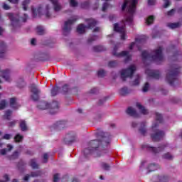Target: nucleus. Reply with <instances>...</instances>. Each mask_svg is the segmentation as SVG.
Here are the masks:
<instances>
[{
	"label": "nucleus",
	"instance_id": "62",
	"mask_svg": "<svg viewBox=\"0 0 182 182\" xmlns=\"http://www.w3.org/2000/svg\"><path fill=\"white\" fill-rule=\"evenodd\" d=\"M18 87H19L20 89H22V87H23L25 86V81L21 80V83H18L17 84Z\"/></svg>",
	"mask_w": 182,
	"mask_h": 182
},
{
	"label": "nucleus",
	"instance_id": "5",
	"mask_svg": "<svg viewBox=\"0 0 182 182\" xmlns=\"http://www.w3.org/2000/svg\"><path fill=\"white\" fill-rule=\"evenodd\" d=\"M180 68L177 66V65H172L171 66V69L168 70V72L166 74V81L171 86L174 85V82L177 80V76H178V73Z\"/></svg>",
	"mask_w": 182,
	"mask_h": 182
},
{
	"label": "nucleus",
	"instance_id": "35",
	"mask_svg": "<svg viewBox=\"0 0 182 182\" xmlns=\"http://www.w3.org/2000/svg\"><path fill=\"white\" fill-rule=\"evenodd\" d=\"M11 116H12V110L8 109L5 112L4 118L6 119V120H11Z\"/></svg>",
	"mask_w": 182,
	"mask_h": 182
},
{
	"label": "nucleus",
	"instance_id": "52",
	"mask_svg": "<svg viewBox=\"0 0 182 182\" xmlns=\"http://www.w3.org/2000/svg\"><path fill=\"white\" fill-rule=\"evenodd\" d=\"M149 88H150V84H149V82H146L142 88V92H148Z\"/></svg>",
	"mask_w": 182,
	"mask_h": 182
},
{
	"label": "nucleus",
	"instance_id": "45",
	"mask_svg": "<svg viewBox=\"0 0 182 182\" xmlns=\"http://www.w3.org/2000/svg\"><path fill=\"white\" fill-rule=\"evenodd\" d=\"M133 86H139L140 85V75H136L135 80L133 82Z\"/></svg>",
	"mask_w": 182,
	"mask_h": 182
},
{
	"label": "nucleus",
	"instance_id": "19",
	"mask_svg": "<svg viewBox=\"0 0 182 182\" xmlns=\"http://www.w3.org/2000/svg\"><path fill=\"white\" fill-rule=\"evenodd\" d=\"M158 168H160V166L157 164H151L148 166L146 168V170L148 171L146 172V174H150L152 171H156Z\"/></svg>",
	"mask_w": 182,
	"mask_h": 182
},
{
	"label": "nucleus",
	"instance_id": "30",
	"mask_svg": "<svg viewBox=\"0 0 182 182\" xmlns=\"http://www.w3.org/2000/svg\"><path fill=\"white\" fill-rule=\"evenodd\" d=\"M136 107L139 109V110H140L141 113H142V114H149V111L147 109H146V108H144V107L143 105H141L140 103H136Z\"/></svg>",
	"mask_w": 182,
	"mask_h": 182
},
{
	"label": "nucleus",
	"instance_id": "13",
	"mask_svg": "<svg viewBox=\"0 0 182 182\" xmlns=\"http://www.w3.org/2000/svg\"><path fill=\"white\" fill-rule=\"evenodd\" d=\"M65 144L70 145L76 141V134L75 132H70L67 134L63 140Z\"/></svg>",
	"mask_w": 182,
	"mask_h": 182
},
{
	"label": "nucleus",
	"instance_id": "8",
	"mask_svg": "<svg viewBox=\"0 0 182 182\" xmlns=\"http://www.w3.org/2000/svg\"><path fill=\"white\" fill-rule=\"evenodd\" d=\"M112 55L114 56H117V58H122L123 56H125L124 63H127L129 60H132V55H130V52L129 51H122L119 53H117V46H115L114 47V50L112 52Z\"/></svg>",
	"mask_w": 182,
	"mask_h": 182
},
{
	"label": "nucleus",
	"instance_id": "46",
	"mask_svg": "<svg viewBox=\"0 0 182 182\" xmlns=\"http://www.w3.org/2000/svg\"><path fill=\"white\" fill-rule=\"evenodd\" d=\"M153 22H154V16H149L146 18L147 25H151V23H153Z\"/></svg>",
	"mask_w": 182,
	"mask_h": 182
},
{
	"label": "nucleus",
	"instance_id": "33",
	"mask_svg": "<svg viewBox=\"0 0 182 182\" xmlns=\"http://www.w3.org/2000/svg\"><path fill=\"white\" fill-rule=\"evenodd\" d=\"M20 128L22 132H26V130H28V127L26 126V122L25 120H21L20 122Z\"/></svg>",
	"mask_w": 182,
	"mask_h": 182
},
{
	"label": "nucleus",
	"instance_id": "48",
	"mask_svg": "<svg viewBox=\"0 0 182 182\" xmlns=\"http://www.w3.org/2000/svg\"><path fill=\"white\" fill-rule=\"evenodd\" d=\"M49 9H50V7L49 6V5H47L46 6V18H48V19H49V18H50L51 15L50 13L49 12Z\"/></svg>",
	"mask_w": 182,
	"mask_h": 182
},
{
	"label": "nucleus",
	"instance_id": "37",
	"mask_svg": "<svg viewBox=\"0 0 182 182\" xmlns=\"http://www.w3.org/2000/svg\"><path fill=\"white\" fill-rule=\"evenodd\" d=\"M59 90H60V87H53L51 89V96L55 97L58 93H59Z\"/></svg>",
	"mask_w": 182,
	"mask_h": 182
},
{
	"label": "nucleus",
	"instance_id": "50",
	"mask_svg": "<svg viewBox=\"0 0 182 182\" xmlns=\"http://www.w3.org/2000/svg\"><path fill=\"white\" fill-rule=\"evenodd\" d=\"M6 107V100H3L0 102V110H4Z\"/></svg>",
	"mask_w": 182,
	"mask_h": 182
},
{
	"label": "nucleus",
	"instance_id": "25",
	"mask_svg": "<svg viewBox=\"0 0 182 182\" xmlns=\"http://www.w3.org/2000/svg\"><path fill=\"white\" fill-rule=\"evenodd\" d=\"M0 73H1V77H3V79H5L6 82H9V70H1Z\"/></svg>",
	"mask_w": 182,
	"mask_h": 182
},
{
	"label": "nucleus",
	"instance_id": "14",
	"mask_svg": "<svg viewBox=\"0 0 182 182\" xmlns=\"http://www.w3.org/2000/svg\"><path fill=\"white\" fill-rule=\"evenodd\" d=\"M145 73L152 79H156V80L160 79V71L159 70H146Z\"/></svg>",
	"mask_w": 182,
	"mask_h": 182
},
{
	"label": "nucleus",
	"instance_id": "59",
	"mask_svg": "<svg viewBox=\"0 0 182 182\" xmlns=\"http://www.w3.org/2000/svg\"><path fill=\"white\" fill-rule=\"evenodd\" d=\"M59 181V173H55L53 176V182H58Z\"/></svg>",
	"mask_w": 182,
	"mask_h": 182
},
{
	"label": "nucleus",
	"instance_id": "63",
	"mask_svg": "<svg viewBox=\"0 0 182 182\" xmlns=\"http://www.w3.org/2000/svg\"><path fill=\"white\" fill-rule=\"evenodd\" d=\"M165 4L164 5V8H168L170 6V1L168 0H164Z\"/></svg>",
	"mask_w": 182,
	"mask_h": 182
},
{
	"label": "nucleus",
	"instance_id": "7",
	"mask_svg": "<svg viewBox=\"0 0 182 182\" xmlns=\"http://www.w3.org/2000/svg\"><path fill=\"white\" fill-rule=\"evenodd\" d=\"M79 18L77 17H74L73 19H69L65 22L64 27L63 28V32L64 36H67L68 33H70V31H72V25Z\"/></svg>",
	"mask_w": 182,
	"mask_h": 182
},
{
	"label": "nucleus",
	"instance_id": "12",
	"mask_svg": "<svg viewBox=\"0 0 182 182\" xmlns=\"http://www.w3.org/2000/svg\"><path fill=\"white\" fill-rule=\"evenodd\" d=\"M7 16H9L13 28H19L21 26V21H19V17H18V16H15L14 14L8 13Z\"/></svg>",
	"mask_w": 182,
	"mask_h": 182
},
{
	"label": "nucleus",
	"instance_id": "22",
	"mask_svg": "<svg viewBox=\"0 0 182 182\" xmlns=\"http://www.w3.org/2000/svg\"><path fill=\"white\" fill-rule=\"evenodd\" d=\"M10 107H11V109H19V107H21V105H18V103H16V97H12L10 99Z\"/></svg>",
	"mask_w": 182,
	"mask_h": 182
},
{
	"label": "nucleus",
	"instance_id": "3",
	"mask_svg": "<svg viewBox=\"0 0 182 182\" xmlns=\"http://www.w3.org/2000/svg\"><path fill=\"white\" fill-rule=\"evenodd\" d=\"M155 114L156 122L152 125V131L154 132V133L151 134V138L154 141H160V140H162L164 136H166V133L162 130L156 129V128L159 127V122H157L163 123V115H161V114H159V112H156Z\"/></svg>",
	"mask_w": 182,
	"mask_h": 182
},
{
	"label": "nucleus",
	"instance_id": "10",
	"mask_svg": "<svg viewBox=\"0 0 182 182\" xmlns=\"http://www.w3.org/2000/svg\"><path fill=\"white\" fill-rule=\"evenodd\" d=\"M30 90L33 95H31V97L33 102H38L39 100V93L41 91L38 88V85L36 84H31L29 86Z\"/></svg>",
	"mask_w": 182,
	"mask_h": 182
},
{
	"label": "nucleus",
	"instance_id": "29",
	"mask_svg": "<svg viewBox=\"0 0 182 182\" xmlns=\"http://www.w3.org/2000/svg\"><path fill=\"white\" fill-rule=\"evenodd\" d=\"M87 28V26H84L83 24H79L77 27V33H85V29Z\"/></svg>",
	"mask_w": 182,
	"mask_h": 182
},
{
	"label": "nucleus",
	"instance_id": "55",
	"mask_svg": "<svg viewBox=\"0 0 182 182\" xmlns=\"http://www.w3.org/2000/svg\"><path fill=\"white\" fill-rule=\"evenodd\" d=\"M2 8L4 11H9V9H11V7L6 3L3 4Z\"/></svg>",
	"mask_w": 182,
	"mask_h": 182
},
{
	"label": "nucleus",
	"instance_id": "61",
	"mask_svg": "<svg viewBox=\"0 0 182 182\" xmlns=\"http://www.w3.org/2000/svg\"><path fill=\"white\" fill-rule=\"evenodd\" d=\"M49 159V156L48 155V154H43V163H48V160Z\"/></svg>",
	"mask_w": 182,
	"mask_h": 182
},
{
	"label": "nucleus",
	"instance_id": "1",
	"mask_svg": "<svg viewBox=\"0 0 182 182\" xmlns=\"http://www.w3.org/2000/svg\"><path fill=\"white\" fill-rule=\"evenodd\" d=\"M101 140L94 139L89 142L88 148L84 149V156L87 157L89 154H92L93 151H96L100 146L105 147V146H109L110 144V139L112 136L107 132H101Z\"/></svg>",
	"mask_w": 182,
	"mask_h": 182
},
{
	"label": "nucleus",
	"instance_id": "17",
	"mask_svg": "<svg viewBox=\"0 0 182 182\" xmlns=\"http://www.w3.org/2000/svg\"><path fill=\"white\" fill-rule=\"evenodd\" d=\"M70 90H74L73 93H77L78 89L77 87L70 89L69 85L68 84H65L63 86L61 93H63V95H66L68 92H70Z\"/></svg>",
	"mask_w": 182,
	"mask_h": 182
},
{
	"label": "nucleus",
	"instance_id": "15",
	"mask_svg": "<svg viewBox=\"0 0 182 182\" xmlns=\"http://www.w3.org/2000/svg\"><path fill=\"white\" fill-rule=\"evenodd\" d=\"M49 106L50 114L58 113L59 110V102H58V101H53L52 103L49 104Z\"/></svg>",
	"mask_w": 182,
	"mask_h": 182
},
{
	"label": "nucleus",
	"instance_id": "24",
	"mask_svg": "<svg viewBox=\"0 0 182 182\" xmlns=\"http://www.w3.org/2000/svg\"><path fill=\"white\" fill-rule=\"evenodd\" d=\"M37 107L38 109H40V110H46V109H49L50 105H49V103L45 101H42L39 103Z\"/></svg>",
	"mask_w": 182,
	"mask_h": 182
},
{
	"label": "nucleus",
	"instance_id": "60",
	"mask_svg": "<svg viewBox=\"0 0 182 182\" xmlns=\"http://www.w3.org/2000/svg\"><path fill=\"white\" fill-rule=\"evenodd\" d=\"M174 12H176V9H172L171 10H170V11H168L167 12V15H168V16H171V15H174Z\"/></svg>",
	"mask_w": 182,
	"mask_h": 182
},
{
	"label": "nucleus",
	"instance_id": "16",
	"mask_svg": "<svg viewBox=\"0 0 182 182\" xmlns=\"http://www.w3.org/2000/svg\"><path fill=\"white\" fill-rule=\"evenodd\" d=\"M7 49L8 46L6 44L4 41H0V58H5Z\"/></svg>",
	"mask_w": 182,
	"mask_h": 182
},
{
	"label": "nucleus",
	"instance_id": "28",
	"mask_svg": "<svg viewBox=\"0 0 182 182\" xmlns=\"http://www.w3.org/2000/svg\"><path fill=\"white\" fill-rule=\"evenodd\" d=\"M30 166L33 170H38V168H39V164L36 162V159H31Z\"/></svg>",
	"mask_w": 182,
	"mask_h": 182
},
{
	"label": "nucleus",
	"instance_id": "41",
	"mask_svg": "<svg viewBox=\"0 0 182 182\" xmlns=\"http://www.w3.org/2000/svg\"><path fill=\"white\" fill-rule=\"evenodd\" d=\"M18 157H19V152L15 151L11 156H9V160H16Z\"/></svg>",
	"mask_w": 182,
	"mask_h": 182
},
{
	"label": "nucleus",
	"instance_id": "21",
	"mask_svg": "<svg viewBox=\"0 0 182 182\" xmlns=\"http://www.w3.org/2000/svg\"><path fill=\"white\" fill-rule=\"evenodd\" d=\"M65 124H66V122L58 121L55 124H53V127L54 129H57V130H60L61 129L65 128Z\"/></svg>",
	"mask_w": 182,
	"mask_h": 182
},
{
	"label": "nucleus",
	"instance_id": "56",
	"mask_svg": "<svg viewBox=\"0 0 182 182\" xmlns=\"http://www.w3.org/2000/svg\"><path fill=\"white\" fill-rule=\"evenodd\" d=\"M11 137H12V135H11L10 134H4V136H3L2 139L4 140H9L11 139Z\"/></svg>",
	"mask_w": 182,
	"mask_h": 182
},
{
	"label": "nucleus",
	"instance_id": "9",
	"mask_svg": "<svg viewBox=\"0 0 182 182\" xmlns=\"http://www.w3.org/2000/svg\"><path fill=\"white\" fill-rule=\"evenodd\" d=\"M167 147V145L163 144L159 146L158 148L154 146H150L149 144L142 145V149H146L148 151H151L154 154H157L158 153H161V151H164V149Z\"/></svg>",
	"mask_w": 182,
	"mask_h": 182
},
{
	"label": "nucleus",
	"instance_id": "47",
	"mask_svg": "<svg viewBox=\"0 0 182 182\" xmlns=\"http://www.w3.org/2000/svg\"><path fill=\"white\" fill-rule=\"evenodd\" d=\"M101 167L103 168V170H110V165L105 162L101 163Z\"/></svg>",
	"mask_w": 182,
	"mask_h": 182
},
{
	"label": "nucleus",
	"instance_id": "38",
	"mask_svg": "<svg viewBox=\"0 0 182 182\" xmlns=\"http://www.w3.org/2000/svg\"><path fill=\"white\" fill-rule=\"evenodd\" d=\"M36 29L38 35L45 34V29H43V27L42 26H38Z\"/></svg>",
	"mask_w": 182,
	"mask_h": 182
},
{
	"label": "nucleus",
	"instance_id": "53",
	"mask_svg": "<svg viewBox=\"0 0 182 182\" xmlns=\"http://www.w3.org/2000/svg\"><path fill=\"white\" fill-rule=\"evenodd\" d=\"M108 66L109 68H116V66H117V61H109L108 63Z\"/></svg>",
	"mask_w": 182,
	"mask_h": 182
},
{
	"label": "nucleus",
	"instance_id": "32",
	"mask_svg": "<svg viewBox=\"0 0 182 182\" xmlns=\"http://www.w3.org/2000/svg\"><path fill=\"white\" fill-rule=\"evenodd\" d=\"M168 28H170L171 29H176L177 28H180L181 26V23H168L167 24Z\"/></svg>",
	"mask_w": 182,
	"mask_h": 182
},
{
	"label": "nucleus",
	"instance_id": "4",
	"mask_svg": "<svg viewBox=\"0 0 182 182\" xmlns=\"http://www.w3.org/2000/svg\"><path fill=\"white\" fill-rule=\"evenodd\" d=\"M127 4H129V5L127 7ZM137 4H139V0H124V4L122 5V11H124L126 8L127 7V12L129 14L127 18H125L126 22H128V23H132L133 22V16L134 15V13L136 12V8L137 6Z\"/></svg>",
	"mask_w": 182,
	"mask_h": 182
},
{
	"label": "nucleus",
	"instance_id": "54",
	"mask_svg": "<svg viewBox=\"0 0 182 182\" xmlns=\"http://www.w3.org/2000/svg\"><path fill=\"white\" fill-rule=\"evenodd\" d=\"M98 92H99V89H97V87H94L90 90V93L91 95H96V93H97Z\"/></svg>",
	"mask_w": 182,
	"mask_h": 182
},
{
	"label": "nucleus",
	"instance_id": "42",
	"mask_svg": "<svg viewBox=\"0 0 182 182\" xmlns=\"http://www.w3.org/2000/svg\"><path fill=\"white\" fill-rule=\"evenodd\" d=\"M31 2L30 0H24L22 3V6L23 11H28V5H29V3Z\"/></svg>",
	"mask_w": 182,
	"mask_h": 182
},
{
	"label": "nucleus",
	"instance_id": "36",
	"mask_svg": "<svg viewBox=\"0 0 182 182\" xmlns=\"http://www.w3.org/2000/svg\"><path fill=\"white\" fill-rule=\"evenodd\" d=\"M129 89L127 87H124L119 90V94L121 96H126V95H129Z\"/></svg>",
	"mask_w": 182,
	"mask_h": 182
},
{
	"label": "nucleus",
	"instance_id": "27",
	"mask_svg": "<svg viewBox=\"0 0 182 182\" xmlns=\"http://www.w3.org/2000/svg\"><path fill=\"white\" fill-rule=\"evenodd\" d=\"M127 114L129 116H132V117H137V112L132 107L127 108Z\"/></svg>",
	"mask_w": 182,
	"mask_h": 182
},
{
	"label": "nucleus",
	"instance_id": "26",
	"mask_svg": "<svg viewBox=\"0 0 182 182\" xmlns=\"http://www.w3.org/2000/svg\"><path fill=\"white\" fill-rule=\"evenodd\" d=\"M139 132L142 136H146V134L147 133V129L146 128V122L141 123Z\"/></svg>",
	"mask_w": 182,
	"mask_h": 182
},
{
	"label": "nucleus",
	"instance_id": "39",
	"mask_svg": "<svg viewBox=\"0 0 182 182\" xmlns=\"http://www.w3.org/2000/svg\"><path fill=\"white\" fill-rule=\"evenodd\" d=\"M22 140H23V136L17 134L15 136H14V141H16V143H21V141H22Z\"/></svg>",
	"mask_w": 182,
	"mask_h": 182
},
{
	"label": "nucleus",
	"instance_id": "11",
	"mask_svg": "<svg viewBox=\"0 0 182 182\" xmlns=\"http://www.w3.org/2000/svg\"><path fill=\"white\" fill-rule=\"evenodd\" d=\"M114 31L121 33L122 41H126V24H123L121 26H119V23H116L114 24Z\"/></svg>",
	"mask_w": 182,
	"mask_h": 182
},
{
	"label": "nucleus",
	"instance_id": "51",
	"mask_svg": "<svg viewBox=\"0 0 182 182\" xmlns=\"http://www.w3.org/2000/svg\"><path fill=\"white\" fill-rule=\"evenodd\" d=\"M105 75H106V71H105L104 70H100L97 72L98 77H105Z\"/></svg>",
	"mask_w": 182,
	"mask_h": 182
},
{
	"label": "nucleus",
	"instance_id": "18",
	"mask_svg": "<svg viewBox=\"0 0 182 182\" xmlns=\"http://www.w3.org/2000/svg\"><path fill=\"white\" fill-rule=\"evenodd\" d=\"M42 175V171H35V172H31V174H27L26 175L23 180L24 181H28V180H29V178L30 177H38V176H41Z\"/></svg>",
	"mask_w": 182,
	"mask_h": 182
},
{
	"label": "nucleus",
	"instance_id": "20",
	"mask_svg": "<svg viewBox=\"0 0 182 182\" xmlns=\"http://www.w3.org/2000/svg\"><path fill=\"white\" fill-rule=\"evenodd\" d=\"M86 21L88 22L87 29H93L97 25V21L93 18H88Z\"/></svg>",
	"mask_w": 182,
	"mask_h": 182
},
{
	"label": "nucleus",
	"instance_id": "49",
	"mask_svg": "<svg viewBox=\"0 0 182 182\" xmlns=\"http://www.w3.org/2000/svg\"><path fill=\"white\" fill-rule=\"evenodd\" d=\"M89 5H90V2H89V1H84L81 4V8H82V9H87V8H89Z\"/></svg>",
	"mask_w": 182,
	"mask_h": 182
},
{
	"label": "nucleus",
	"instance_id": "6",
	"mask_svg": "<svg viewBox=\"0 0 182 182\" xmlns=\"http://www.w3.org/2000/svg\"><path fill=\"white\" fill-rule=\"evenodd\" d=\"M134 72H136V66L134 65H130L128 68L122 70L121 71V78L123 82H126L127 77L132 78Z\"/></svg>",
	"mask_w": 182,
	"mask_h": 182
},
{
	"label": "nucleus",
	"instance_id": "40",
	"mask_svg": "<svg viewBox=\"0 0 182 182\" xmlns=\"http://www.w3.org/2000/svg\"><path fill=\"white\" fill-rule=\"evenodd\" d=\"M41 9H42V7H38V10L34 8L31 9L33 18H36V16H38V12H41Z\"/></svg>",
	"mask_w": 182,
	"mask_h": 182
},
{
	"label": "nucleus",
	"instance_id": "64",
	"mask_svg": "<svg viewBox=\"0 0 182 182\" xmlns=\"http://www.w3.org/2000/svg\"><path fill=\"white\" fill-rule=\"evenodd\" d=\"M28 18H29L28 14H24L23 16L22 17L23 22H26V21L28 20Z\"/></svg>",
	"mask_w": 182,
	"mask_h": 182
},
{
	"label": "nucleus",
	"instance_id": "23",
	"mask_svg": "<svg viewBox=\"0 0 182 182\" xmlns=\"http://www.w3.org/2000/svg\"><path fill=\"white\" fill-rule=\"evenodd\" d=\"M51 4H53L54 6V11L55 12H59L62 9V6L59 4V1L58 0H50Z\"/></svg>",
	"mask_w": 182,
	"mask_h": 182
},
{
	"label": "nucleus",
	"instance_id": "57",
	"mask_svg": "<svg viewBox=\"0 0 182 182\" xmlns=\"http://www.w3.org/2000/svg\"><path fill=\"white\" fill-rule=\"evenodd\" d=\"M107 8H109V4L107 2L104 3L102 9V11L105 12Z\"/></svg>",
	"mask_w": 182,
	"mask_h": 182
},
{
	"label": "nucleus",
	"instance_id": "43",
	"mask_svg": "<svg viewBox=\"0 0 182 182\" xmlns=\"http://www.w3.org/2000/svg\"><path fill=\"white\" fill-rule=\"evenodd\" d=\"M163 159H165L166 160H173V156L170 153H166L162 156Z\"/></svg>",
	"mask_w": 182,
	"mask_h": 182
},
{
	"label": "nucleus",
	"instance_id": "44",
	"mask_svg": "<svg viewBox=\"0 0 182 182\" xmlns=\"http://www.w3.org/2000/svg\"><path fill=\"white\" fill-rule=\"evenodd\" d=\"M99 39V37L97 36H92L90 38H89L87 41L88 44L92 43V42H95V41H97Z\"/></svg>",
	"mask_w": 182,
	"mask_h": 182
},
{
	"label": "nucleus",
	"instance_id": "2",
	"mask_svg": "<svg viewBox=\"0 0 182 182\" xmlns=\"http://www.w3.org/2000/svg\"><path fill=\"white\" fill-rule=\"evenodd\" d=\"M154 55L150 54L147 50L141 53L143 63L146 65V60L150 62H163L164 57L163 56V47L160 46L158 49L153 51Z\"/></svg>",
	"mask_w": 182,
	"mask_h": 182
},
{
	"label": "nucleus",
	"instance_id": "58",
	"mask_svg": "<svg viewBox=\"0 0 182 182\" xmlns=\"http://www.w3.org/2000/svg\"><path fill=\"white\" fill-rule=\"evenodd\" d=\"M70 6L75 7L77 5V3L75 0H70Z\"/></svg>",
	"mask_w": 182,
	"mask_h": 182
},
{
	"label": "nucleus",
	"instance_id": "34",
	"mask_svg": "<svg viewBox=\"0 0 182 182\" xmlns=\"http://www.w3.org/2000/svg\"><path fill=\"white\" fill-rule=\"evenodd\" d=\"M106 48L103 46H95L93 47L94 52H103Z\"/></svg>",
	"mask_w": 182,
	"mask_h": 182
},
{
	"label": "nucleus",
	"instance_id": "31",
	"mask_svg": "<svg viewBox=\"0 0 182 182\" xmlns=\"http://www.w3.org/2000/svg\"><path fill=\"white\" fill-rule=\"evenodd\" d=\"M7 148L8 149H3L0 150V153L2 156H5V154H6L7 151H11V150H12L14 149V146H12V145H11V144H8Z\"/></svg>",
	"mask_w": 182,
	"mask_h": 182
}]
</instances>
